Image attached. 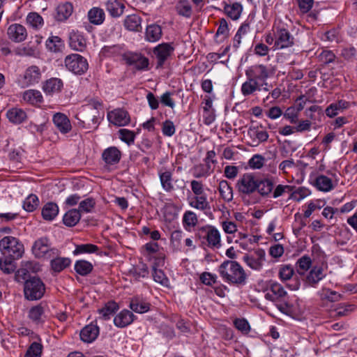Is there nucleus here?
Returning a JSON list of instances; mask_svg holds the SVG:
<instances>
[{"label": "nucleus", "instance_id": "50", "mask_svg": "<svg viewBox=\"0 0 357 357\" xmlns=\"http://www.w3.org/2000/svg\"><path fill=\"white\" fill-rule=\"evenodd\" d=\"M265 162L266 159L262 155L255 154L248 160V165L252 169H259L263 167Z\"/></svg>", "mask_w": 357, "mask_h": 357}, {"label": "nucleus", "instance_id": "61", "mask_svg": "<svg viewBox=\"0 0 357 357\" xmlns=\"http://www.w3.org/2000/svg\"><path fill=\"white\" fill-rule=\"evenodd\" d=\"M162 132L165 136L172 137L176 132L174 123L170 120H166L162 123Z\"/></svg>", "mask_w": 357, "mask_h": 357}, {"label": "nucleus", "instance_id": "25", "mask_svg": "<svg viewBox=\"0 0 357 357\" xmlns=\"http://www.w3.org/2000/svg\"><path fill=\"white\" fill-rule=\"evenodd\" d=\"M73 11V6L70 3H61L56 8L55 18L57 21H64L72 15Z\"/></svg>", "mask_w": 357, "mask_h": 357}, {"label": "nucleus", "instance_id": "32", "mask_svg": "<svg viewBox=\"0 0 357 357\" xmlns=\"http://www.w3.org/2000/svg\"><path fill=\"white\" fill-rule=\"evenodd\" d=\"M23 100L31 105H37L43 102V96L40 91L35 89L26 90L23 93Z\"/></svg>", "mask_w": 357, "mask_h": 357}, {"label": "nucleus", "instance_id": "2", "mask_svg": "<svg viewBox=\"0 0 357 357\" xmlns=\"http://www.w3.org/2000/svg\"><path fill=\"white\" fill-rule=\"evenodd\" d=\"M219 273L224 280L234 283H241L244 280L243 268L234 261H227L219 266Z\"/></svg>", "mask_w": 357, "mask_h": 357}, {"label": "nucleus", "instance_id": "9", "mask_svg": "<svg viewBox=\"0 0 357 357\" xmlns=\"http://www.w3.org/2000/svg\"><path fill=\"white\" fill-rule=\"evenodd\" d=\"M275 36V40L274 43V48L275 50L289 47L294 44L293 36L284 28H278Z\"/></svg>", "mask_w": 357, "mask_h": 357}, {"label": "nucleus", "instance_id": "57", "mask_svg": "<svg viewBox=\"0 0 357 357\" xmlns=\"http://www.w3.org/2000/svg\"><path fill=\"white\" fill-rule=\"evenodd\" d=\"M270 290L273 293L277 300L282 299L287 295V292L284 289L283 287L277 282L271 284Z\"/></svg>", "mask_w": 357, "mask_h": 357}, {"label": "nucleus", "instance_id": "12", "mask_svg": "<svg viewBox=\"0 0 357 357\" xmlns=\"http://www.w3.org/2000/svg\"><path fill=\"white\" fill-rule=\"evenodd\" d=\"M126 62L133 66L138 70H147L149 69V59L141 54L130 53L126 56Z\"/></svg>", "mask_w": 357, "mask_h": 357}, {"label": "nucleus", "instance_id": "41", "mask_svg": "<svg viewBox=\"0 0 357 357\" xmlns=\"http://www.w3.org/2000/svg\"><path fill=\"white\" fill-rule=\"evenodd\" d=\"M70 259L66 257H57L51 261L52 268L56 272H61L70 264Z\"/></svg>", "mask_w": 357, "mask_h": 357}, {"label": "nucleus", "instance_id": "31", "mask_svg": "<svg viewBox=\"0 0 357 357\" xmlns=\"http://www.w3.org/2000/svg\"><path fill=\"white\" fill-rule=\"evenodd\" d=\"M81 218V213L78 209H70L68 211L63 215V222L67 227L75 226Z\"/></svg>", "mask_w": 357, "mask_h": 357}, {"label": "nucleus", "instance_id": "40", "mask_svg": "<svg viewBox=\"0 0 357 357\" xmlns=\"http://www.w3.org/2000/svg\"><path fill=\"white\" fill-rule=\"evenodd\" d=\"M75 270L80 275L85 276L93 271V265L86 260H78L75 264Z\"/></svg>", "mask_w": 357, "mask_h": 357}, {"label": "nucleus", "instance_id": "59", "mask_svg": "<svg viewBox=\"0 0 357 357\" xmlns=\"http://www.w3.org/2000/svg\"><path fill=\"white\" fill-rule=\"evenodd\" d=\"M294 273V268L291 266L284 265L280 268L279 276L282 280H287L291 278Z\"/></svg>", "mask_w": 357, "mask_h": 357}, {"label": "nucleus", "instance_id": "49", "mask_svg": "<svg viewBox=\"0 0 357 357\" xmlns=\"http://www.w3.org/2000/svg\"><path fill=\"white\" fill-rule=\"evenodd\" d=\"M130 274L136 279L139 280L141 278H146L149 275L148 267L145 264H141L135 267H133L130 271Z\"/></svg>", "mask_w": 357, "mask_h": 357}, {"label": "nucleus", "instance_id": "52", "mask_svg": "<svg viewBox=\"0 0 357 357\" xmlns=\"http://www.w3.org/2000/svg\"><path fill=\"white\" fill-rule=\"evenodd\" d=\"M152 275L155 282L165 287L168 286L169 280L162 270H159L155 266H153Z\"/></svg>", "mask_w": 357, "mask_h": 357}, {"label": "nucleus", "instance_id": "18", "mask_svg": "<svg viewBox=\"0 0 357 357\" xmlns=\"http://www.w3.org/2000/svg\"><path fill=\"white\" fill-rule=\"evenodd\" d=\"M135 316L128 310H123L114 318V324L118 328H125L131 324Z\"/></svg>", "mask_w": 357, "mask_h": 357}, {"label": "nucleus", "instance_id": "19", "mask_svg": "<svg viewBox=\"0 0 357 357\" xmlns=\"http://www.w3.org/2000/svg\"><path fill=\"white\" fill-rule=\"evenodd\" d=\"M326 274L321 266H313L306 276L305 282L311 287H315L319 281L324 278Z\"/></svg>", "mask_w": 357, "mask_h": 357}, {"label": "nucleus", "instance_id": "33", "mask_svg": "<svg viewBox=\"0 0 357 357\" xmlns=\"http://www.w3.org/2000/svg\"><path fill=\"white\" fill-rule=\"evenodd\" d=\"M59 213V206L53 202H48L43 207L42 216L46 220H52Z\"/></svg>", "mask_w": 357, "mask_h": 357}, {"label": "nucleus", "instance_id": "53", "mask_svg": "<svg viewBox=\"0 0 357 357\" xmlns=\"http://www.w3.org/2000/svg\"><path fill=\"white\" fill-rule=\"evenodd\" d=\"M98 247L93 244H80L77 245L75 250L73 251L74 255H79L83 253H93L98 250Z\"/></svg>", "mask_w": 357, "mask_h": 357}, {"label": "nucleus", "instance_id": "15", "mask_svg": "<svg viewBox=\"0 0 357 357\" xmlns=\"http://www.w3.org/2000/svg\"><path fill=\"white\" fill-rule=\"evenodd\" d=\"M121 158V152L116 146H110L105 149L102 153V159L107 166L117 165Z\"/></svg>", "mask_w": 357, "mask_h": 357}, {"label": "nucleus", "instance_id": "23", "mask_svg": "<svg viewBox=\"0 0 357 357\" xmlns=\"http://www.w3.org/2000/svg\"><path fill=\"white\" fill-rule=\"evenodd\" d=\"M6 116L9 121L14 124H20L27 119L26 112L18 107H13L8 109L6 112Z\"/></svg>", "mask_w": 357, "mask_h": 357}, {"label": "nucleus", "instance_id": "10", "mask_svg": "<svg viewBox=\"0 0 357 357\" xmlns=\"http://www.w3.org/2000/svg\"><path fill=\"white\" fill-rule=\"evenodd\" d=\"M174 47L167 43H161L153 49V54L157 59L156 68H162L166 60L174 52Z\"/></svg>", "mask_w": 357, "mask_h": 357}, {"label": "nucleus", "instance_id": "48", "mask_svg": "<svg viewBox=\"0 0 357 357\" xmlns=\"http://www.w3.org/2000/svg\"><path fill=\"white\" fill-rule=\"evenodd\" d=\"M219 192L221 197L227 202L232 199V190L226 181H222L219 183Z\"/></svg>", "mask_w": 357, "mask_h": 357}, {"label": "nucleus", "instance_id": "21", "mask_svg": "<svg viewBox=\"0 0 357 357\" xmlns=\"http://www.w3.org/2000/svg\"><path fill=\"white\" fill-rule=\"evenodd\" d=\"M53 122L58 130L63 134L70 131L72 126L68 118L62 113H56L53 116Z\"/></svg>", "mask_w": 357, "mask_h": 357}, {"label": "nucleus", "instance_id": "5", "mask_svg": "<svg viewBox=\"0 0 357 357\" xmlns=\"http://www.w3.org/2000/svg\"><path fill=\"white\" fill-rule=\"evenodd\" d=\"M42 77L40 68L33 65L28 67L19 79V84L22 88H26L38 84Z\"/></svg>", "mask_w": 357, "mask_h": 357}, {"label": "nucleus", "instance_id": "14", "mask_svg": "<svg viewBox=\"0 0 357 357\" xmlns=\"http://www.w3.org/2000/svg\"><path fill=\"white\" fill-rule=\"evenodd\" d=\"M7 34L8 38L15 43L22 42L27 37L26 28L20 24L10 25L8 28Z\"/></svg>", "mask_w": 357, "mask_h": 357}, {"label": "nucleus", "instance_id": "43", "mask_svg": "<svg viewBox=\"0 0 357 357\" xmlns=\"http://www.w3.org/2000/svg\"><path fill=\"white\" fill-rule=\"evenodd\" d=\"M312 266V260L310 257L304 255L296 262V271L299 275H303Z\"/></svg>", "mask_w": 357, "mask_h": 357}, {"label": "nucleus", "instance_id": "27", "mask_svg": "<svg viewBox=\"0 0 357 357\" xmlns=\"http://www.w3.org/2000/svg\"><path fill=\"white\" fill-rule=\"evenodd\" d=\"M86 40L83 36L75 32L70 33L69 45L73 50L82 52L86 47Z\"/></svg>", "mask_w": 357, "mask_h": 357}, {"label": "nucleus", "instance_id": "56", "mask_svg": "<svg viewBox=\"0 0 357 357\" xmlns=\"http://www.w3.org/2000/svg\"><path fill=\"white\" fill-rule=\"evenodd\" d=\"M197 215L191 211H186L183 217V222L184 225L188 227H195L197 223Z\"/></svg>", "mask_w": 357, "mask_h": 357}, {"label": "nucleus", "instance_id": "37", "mask_svg": "<svg viewBox=\"0 0 357 357\" xmlns=\"http://www.w3.org/2000/svg\"><path fill=\"white\" fill-rule=\"evenodd\" d=\"M176 10L178 15L185 17H190L192 15V8L188 0H178L176 5Z\"/></svg>", "mask_w": 357, "mask_h": 357}, {"label": "nucleus", "instance_id": "3", "mask_svg": "<svg viewBox=\"0 0 357 357\" xmlns=\"http://www.w3.org/2000/svg\"><path fill=\"white\" fill-rule=\"evenodd\" d=\"M45 291V284L38 278H30L24 282V297L29 301H36L40 299L44 295Z\"/></svg>", "mask_w": 357, "mask_h": 357}, {"label": "nucleus", "instance_id": "38", "mask_svg": "<svg viewBox=\"0 0 357 357\" xmlns=\"http://www.w3.org/2000/svg\"><path fill=\"white\" fill-rule=\"evenodd\" d=\"M46 47L52 52H58L64 47V43L58 36H50L46 40Z\"/></svg>", "mask_w": 357, "mask_h": 357}, {"label": "nucleus", "instance_id": "22", "mask_svg": "<svg viewBox=\"0 0 357 357\" xmlns=\"http://www.w3.org/2000/svg\"><path fill=\"white\" fill-rule=\"evenodd\" d=\"M162 36V27L157 24H151L146 26L145 40L150 43L158 41Z\"/></svg>", "mask_w": 357, "mask_h": 357}, {"label": "nucleus", "instance_id": "36", "mask_svg": "<svg viewBox=\"0 0 357 357\" xmlns=\"http://www.w3.org/2000/svg\"><path fill=\"white\" fill-rule=\"evenodd\" d=\"M129 306L136 313H144L149 310V304L138 297L132 298Z\"/></svg>", "mask_w": 357, "mask_h": 357}, {"label": "nucleus", "instance_id": "4", "mask_svg": "<svg viewBox=\"0 0 357 357\" xmlns=\"http://www.w3.org/2000/svg\"><path fill=\"white\" fill-rule=\"evenodd\" d=\"M67 69L77 75L84 73L89 68L87 60L78 54H72L67 56L64 60Z\"/></svg>", "mask_w": 357, "mask_h": 357}, {"label": "nucleus", "instance_id": "62", "mask_svg": "<svg viewBox=\"0 0 357 357\" xmlns=\"http://www.w3.org/2000/svg\"><path fill=\"white\" fill-rule=\"evenodd\" d=\"M228 31V25L226 20H225L224 18L220 19V24L218 28L215 36H222V38L224 39L227 37Z\"/></svg>", "mask_w": 357, "mask_h": 357}, {"label": "nucleus", "instance_id": "17", "mask_svg": "<svg viewBox=\"0 0 357 357\" xmlns=\"http://www.w3.org/2000/svg\"><path fill=\"white\" fill-rule=\"evenodd\" d=\"M99 332V327L97 324L91 323L82 329L80 338L84 342L91 343L98 337Z\"/></svg>", "mask_w": 357, "mask_h": 357}, {"label": "nucleus", "instance_id": "29", "mask_svg": "<svg viewBox=\"0 0 357 357\" xmlns=\"http://www.w3.org/2000/svg\"><path fill=\"white\" fill-rule=\"evenodd\" d=\"M29 318L35 324H41L45 321V315L44 314V308L41 305H36L31 307L29 311Z\"/></svg>", "mask_w": 357, "mask_h": 357}, {"label": "nucleus", "instance_id": "20", "mask_svg": "<svg viewBox=\"0 0 357 357\" xmlns=\"http://www.w3.org/2000/svg\"><path fill=\"white\" fill-rule=\"evenodd\" d=\"M63 86L61 79L52 77L47 79L43 86V90L47 95H53L59 93Z\"/></svg>", "mask_w": 357, "mask_h": 357}, {"label": "nucleus", "instance_id": "45", "mask_svg": "<svg viewBox=\"0 0 357 357\" xmlns=\"http://www.w3.org/2000/svg\"><path fill=\"white\" fill-rule=\"evenodd\" d=\"M39 205V200L36 195H29L23 202V208L27 212H33Z\"/></svg>", "mask_w": 357, "mask_h": 357}, {"label": "nucleus", "instance_id": "7", "mask_svg": "<svg viewBox=\"0 0 357 357\" xmlns=\"http://www.w3.org/2000/svg\"><path fill=\"white\" fill-rule=\"evenodd\" d=\"M249 141L247 145L252 147H257L259 144L266 142L269 137L268 132L261 126L250 127L248 131Z\"/></svg>", "mask_w": 357, "mask_h": 357}, {"label": "nucleus", "instance_id": "47", "mask_svg": "<svg viewBox=\"0 0 357 357\" xmlns=\"http://www.w3.org/2000/svg\"><path fill=\"white\" fill-rule=\"evenodd\" d=\"M320 295L322 299H326L332 303L339 301L342 298L340 294L328 288H323Z\"/></svg>", "mask_w": 357, "mask_h": 357}, {"label": "nucleus", "instance_id": "55", "mask_svg": "<svg viewBox=\"0 0 357 357\" xmlns=\"http://www.w3.org/2000/svg\"><path fill=\"white\" fill-rule=\"evenodd\" d=\"M15 259H11L10 258L6 257L4 261H2L0 259V269L6 274H10L14 272L15 269V266L13 263Z\"/></svg>", "mask_w": 357, "mask_h": 357}, {"label": "nucleus", "instance_id": "44", "mask_svg": "<svg viewBox=\"0 0 357 357\" xmlns=\"http://www.w3.org/2000/svg\"><path fill=\"white\" fill-rule=\"evenodd\" d=\"M190 205L197 209L204 211L209 209V203L205 195H196L194 199L190 203Z\"/></svg>", "mask_w": 357, "mask_h": 357}, {"label": "nucleus", "instance_id": "1", "mask_svg": "<svg viewBox=\"0 0 357 357\" xmlns=\"http://www.w3.org/2000/svg\"><path fill=\"white\" fill-rule=\"evenodd\" d=\"M0 251L6 257L18 259L22 257L24 249L17 238L7 236L0 240Z\"/></svg>", "mask_w": 357, "mask_h": 357}, {"label": "nucleus", "instance_id": "11", "mask_svg": "<svg viewBox=\"0 0 357 357\" xmlns=\"http://www.w3.org/2000/svg\"><path fill=\"white\" fill-rule=\"evenodd\" d=\"M107 119L110 123L117 126H125L130 121L128 112L122 109H116L108 112Z\"/></svg>", "mask_w": 357, "mask_h": 357}, {"label": "nucleus", "instance_id": "24", "mask_svg": "<svg viewBox=\"0 0 357 357\" xmlns=\"http://www.w3.org/2000/svg\"><path fill=\"white\" fill-rule=\"evenodd\" d=\"M106 10L114 17H118L123 13L124 4L119 0H107L105 3Z\"/></svg>", "mask_w": 357, "mask_h": 357}, {"label": "nucleus", "instance_id": "60", "mask_svg": "<svg viewBox=\"0 0 357 357\" xmlns=\"http://www.w3.org/2000/svg\"><path fill=\"white\" fill-rule=\"evenodd\" d=\"M95 201L92 198H87L79 202V212L89 213L95 206Z\"/></svg>", "mask_w": 357, "mask_h": 357}, {"label": "nucleus", "instance_id": "8", "mask_svg": "<svg viewBox=\"0 0 357 357\" xmlns=\"http://www.w3.org/2000/svg\"><path fill=\"white\" fill-rule=\"evenodd\" d=\"M199 232L206 239L210 248H219L221 246L220 234L214 227L210 225L202 227Z\"/></svg>", "mask_w": 357, "mask_h": 357}, {"label": "nucleus", "instance_id": "63", "mask_svg": "<svg viewBox=\"0 0 357 357\" xmlns=\"http://www.w3.org/2000/svg\"><path fill=\"white\" fill-rule=\"evenodd\" d=\"M15 54L20 56H34L36 55V50L32 47H23L17 48Z\"/></svg>", "mask_w": 357, "mask_h": 357}, {"label": "nucleus", "instance_id": "35", "mask_svg": "<svg viewBox=\"0 0 357 357\" xmlns=\"http://www.w3.org/2000/svg\"><path fill=\"white\" fill-rule=\"evenodd\" d=\"M88 18L91 23L99 25L101 24L105 20V13L102 9L94 7L89 11Z\"/></svg>", "mask_w": 357, "mask_h": 357}, {"label": "nucleus", "instance_id": "64", "mask_svg": "<svg viewBox=\"0 0 357 357\" xmlns=\"http://www.w3.org/2000/svg\"><path fill=\"white\" fill-rule=\"evenodd\" d=\"M299 10L302 13H308L312 8L314 0H297Z\"/></svg>", "mask_w": 357, "mask_h": 357}, {"label": "nucleus", "instance_id": "39", "mask_svg": "<svg viewBox=\"0 0 357 357\" xmlns=\"http://www.w3.org/2000/svg\"><path fill=\"white\" fill-rule=\"evenodd\" d=\"M119 305L116 302L112 301L107 303L103 307L98 310V312L101 317L105 320L110 319L117 310Z\"/></svg>", "mask_w": 357, "mask_h": 357}, {"label": "nucleus", "instance_id": "46", "mask_svg": "<svg viewBox=\"0 0 357 357\" xmlns=\"http://www.w3.org/2000/svg\"><path fill=\"white\" fill-rule=\"evenodd\" d=\"M273 185V182L269 178L259 180L257 192L262 196L268 195L271 192Z\"/></svg>", "mask_w": 357, "mask_h": 357}, {"label": "nucleus", "instance_id": "58", "mask_svg": "<svg viewBox=\"0 0 357 357\" xmlns=\"http://www.w3.org/2000/svg\"><path fill=\"white\" fill-rule=\"evenodd\" d=\"M299 113L293 107H289L283 114L284 118L287 119L291 123H296L298 121Z\"/></svg>", "mask_w": 357, "mask_h": 357}, {"label": "nucleus", "instance_id": "54", "mask_svg": "<svg viewBox=\"0 0 357 357\" xmlns=\"http://www.w3.org/2000/svg\"><path fill=\"white\" fill-rule=\"evenodd\" d=\"M119 138L128 144H132L135 141V135L134 132L128 129H120L119 130Z\"/></svg>", "mask_w": 357, "mask_h": 357}, {"label": "nucleus", "instance_id": "6", "mask_svg": "<svg viewBox=\"0 0 357 357\" xmlns=\"http://www.w3.org/2000/svg\"><path fill=\"white\" fill-rule=\"evenodd\" d=\"M57 250L51 248L50 240L47 237H42L35 241L33 246V252L38 258H51L56 254Z\"/></svg>", "mask_w": 357, "mask_h": 357}, {"label": "nucleus", "instance_id": "13", "mask_svg": "<svg viewBox=\"0 0 357 357\" xmlns=\"http://www.w3.org/2000/svg\"><path fill=\"white\" fill-rule=\"evenodd\" d=\"M264 257L265 252L263 249L257 248L250 251L247 255V265L252 269L259 270L262 266Z\"/></svg>", "mask_w": 357, "mask_h": 357}, {"label": "nucleus", "instance_id": "28", "mask_svg": "<svg viewBox=\"0 0 357 357\" xmlns=\"http://www.w3.org/2000/svg\"><path fill=\"white\" fill-rule=\"evenodd\" d=\"M314 186L320 191L329 192L334 188L332 180L325 175H319L314 181Z\"/></svg>", "mask_w": 357, "mask_h": 357}, {"label": "nucleus", "instance_id": "30", "mask_svg": "<svg viewBox=\"0 0 357 357\" xmlns=\"http://www.w3.org/2000/svg\"><path fill=\"white\" fill-rule=\"evenodd\" d=\"M306 116L310 119L312 124H316L317 122H321L324 118L323 110L318 105H312L305 110Z\"/></svg>", "mask_w": 357, "mask_h": 357}, {"label": "nucleus", "instance_id": "16", "mask_svg": "<svg viewBox=\"0 0 357 357\" xmlns=\"http://www.w3.org/2000/svg\"><path fill=\"white\" fill-rule=\"evenodd\" d=\"M173 169H169L166 167H162L158 170V176L162 189L167 192L174 190L172 184Z\"/></svg>", "mask_w": 357, "mask_h": 357}, {"label": "nucleus", "instance_id": "26", "mask_svg": "<svg viewBox=\"0 0 357 357\" xmlns=\"http://www.w3.org/2000/svg\"><path fill=\"white\" fill-rule=\"evenodd\" d=\"M141 23V17L135 14L128 15L124 20V26L131 31H141L142 29Z\"/></svg>", "mask_w": 357, "mask_h": 357}, {"label": "nucleus", "instance_id": "34", "mask_svg": "<svg viewBox=\"0 0 357 357\" xmlns=\"http://www.w3.org/2000/svg\"><path fill=\"white\" fill-rule=\"evenodd\" d=\"M224 10L228 17L234 20H236L241 16L243 11V6L239 3L235 2L226 5Z\"/></svg>", "mask_w": 357, "mask_h": 357}, {"label": "nucleus", "instance_id": "51", "mask_svg": "<svg viewBox=\"0 0 357 357\" xmlns=\"http://www.w3.org/2000/svg\"><path fill=\"white\" fill-rule=\"evenodd\" d=\"M43 351V345L37 342H33L28 348L24 357H40Z\"/></svg>", "mask_w": 357, "mask_h": 357}, {"label": "nucleus", "instance_id": "42", "mask_svg": "<svg viewBox=\"0 0 357 357\" xmlns=\"http://www.w3.org/2000/svg\"><path fill=\"white\" fill-rule=\"evenodd\" d=\"M27 24L35 29L41 28L44 24L43 17L37 13H30L26 17Z\"/></svg>", "mask_w": 357, "mask_h": 357}]
</instances>
